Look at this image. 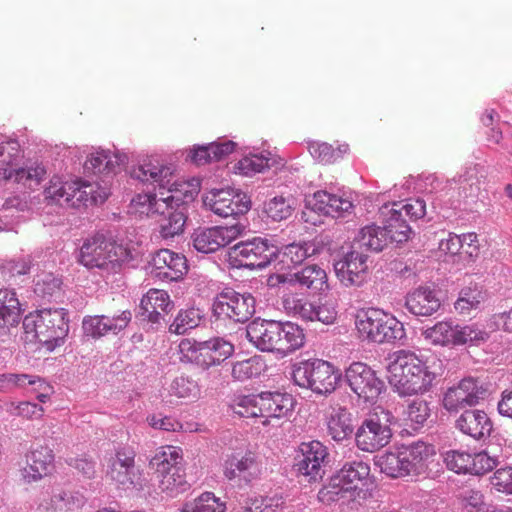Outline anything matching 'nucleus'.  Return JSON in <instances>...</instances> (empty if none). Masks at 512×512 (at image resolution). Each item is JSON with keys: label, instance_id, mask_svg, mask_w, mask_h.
Here are the masks:
<instances>
[{"label": "nucleus", "instance_id": "obj_30", "mask_svg": "<svg viewBox=\"0 0 512 512\" xmlns=\"http://www.w3.org/2000/svg\"><path fill=\"white\" fill-rule=\"evenodd\" d=\"M398 205H384L381 215L384 217V228L387 232L388 242L403 243L408 241L412 230L401 217V211L396 210Z\"/></svg>", "mask_w": 512, "mask_h": 512}, {"label": "nucleus", "instance_id": "obj_3", "mask_svg": "<svg viewBox=\"0 0 512 512\" xmlns=\"http://www.w3.org/2000/svg\"><path fill=\"white\" fill-rule=\"evenodd\" d=\"M77 259L87 269H98L106 274H115L132 259V254L131 250L122 243L97 235L84 241Z\"/></svg>", "mask_w": 512, "mask_h": 512}, {"label": "nucleus", "instance_id": "obj_5", "mask_svg": "<svg viewBox=\"0 0 512 512\" xmlns=\"http://www.w3.org/2000/svg\"><path fill=\"white\" fill-rule=\"evenodd\" d=\"M355 327L361 340L369 343H394L405 337L403 324L392 314L378 308L357 311Z\"/></svg>", "mask_w": 512, "mask_h": 512}, {"label": "nucleus", "instance_id": "obj_24", "mask_svg": "<svg viewBox=\"0 0 512 512\" xmlns=\"http://www.w3.org/2000/svg\"><path fill=\"white\" fill-rule=\"evenodd\" d=\"M456 428L476 440L490 435L492 422L486 412L479 409L465 410L456 420Z\"/></svg>", "mask_w": 512, "mask_h": 512}, {"label": "nucleus", "instance_id": "obj_52", "mask_svg": "<svg viewBox=\"0 0 512 512\" xmlns=\"http://www.w3.org/2000/svg\"><path fill=\"white\" fill-rule=\"evenodd\" d=\"M179 360L183 363L195 362L200 366L203 355V342L191 338H183L178 344Z\"/></svg>", "mask_w": 512, "mask_h": 512}, {"label": "nucleus", "instance_id": "obj_31", "mask_svg": "<svg viewBox=\"0 0 512 512\" xmlns=\"http://www.w3.org/2000/svg\"><path fill=\"white\" fill-rule=\"evenodd\" d=\"M141 308L147 313V318L152 323H158L162 313H169L174 304L169 294L160 289H150L141 299Z\"/></svg>", "mask_w": 512, "mask_h": 512}, {"label": "nucleus", "instance_id": "obj_42", "mask_svg": "<svg viewBox=\"0 0 512 512\" xmlns=\"http://www.w3.org/2000/svg\"><path fill=\"white\" fill-rule=\"evenodd\" d=\"M388 243L389 242L385 228L372 224L367 225L360 230L355 244L359 249L365 247L368 250L380 252L387 246Z\"/></svg>", "mask_w": 512, "mask_h": 512}, {"label": "nucleus", "instance_id": "obj_23", "mask_svg": "<svg viewBox=\"0 0 512 512\" xmlns=\"http://www.w3.org/2000/svg\"><path fill=\"white\" fill-rule=\"evenodd\" d=\"M26 461L27 466L22 469V477L28 483L42 479L54 468V454L48 446H39L32 450Z\"/></svg>", "mask_w": 512, "mask_h": 512}, {"label": "nucleus", "instance_id": "obj_11", "mask_svg": "<svg viewBox=\"0 0 512 512\" xmlns=\"http://www.w3.org/2000/svg\"><path fill=\"white\" fill-rule=\"evenodd\" d=\"M256 301L250 294H240L233 289H225L219 293L213 303L216 320H232L245 322L256 311Z\"/></svg>", "mask_w": 512, "mask_h": 512}, {"label": "nucleus", "instance_id": "obj_54", "mask_svg": "<svg viewBox=\"0 0 512 512\" xmlns=\"http://www.w3.org/2000/svg\"><path fill=\"white\" fill-rule=\"evenodd\" d=\"M285 166L284 159L275 150H262L258 154V174L270 172L277 174Z\"/></svg>", "mask_w": 512, "mask_h": 512}, {"label": "nucleus", "instance_id": "obj_13", "mask_svg": "<svg viewBox=\"0 0 512 512\" xmlns=\"http://www.w3.org/2000/svg\"><path fill=\"white\" fill-rule=\"evenodd\" d=\"M446 467L457 474L483 475L499 463L498 457L487 451L470 454L463 450H449L443 455Z\"/></svg>", "mask_w": 512, "mask_h": 512}, {"label": "nucleus", "instance_id": "obj_22", "mask_svg": "<svg viewBox=\"0 0 512 512\" xmlns=\"http://www.w3.org/2000/svg\"><path fill=\"white\" fill-rule=\"evenodd\" d=\"M131 318L132 315L129 310L122 311L120 314L113 316H88L83 319L82 327L86 336L100 338L110 332L117 334L125 329L130 323Z\"/></svg>", "mask_w": 512, "mask_h": 512}, {"label": "nucleus", "instance_id": "obj_59", "mask_svg": "<svg viewBox=\"0 0 512 512\" xmlns=\"http://www.w3.org/2000/svg\"><path fill=\"white\" fill-rule=\"evenodd\" d=\"M392 205H399L396 207V210L401 211L402 218L405 215L410 220H417L423 218L426 214V203L420 198L408 199L404 204L393 203Z\"/></svg>", "mask_w": 512, "mask_h": 512}, {"label": "nucleus", "instance_id": "obj_25", "mask_svg": "<svg viewBox=\"0 0 512 512\" xmlns=\"http://www.w3.org/2000/svg\"><path fill=\"white\" fill-rule=\"evenodd\" d=\"M405 306L416 316H431L439 310L441 301L434 289L419 286L408 293Z\"/></svg>", "mask_w": 512, "mask_h": 512}, {"label": "nucleus", "instance_id": "obj_2", "mask_svg": "<svg viewBox=\"0 0 512 512\" xmlns=\"http://www.w3.org/2000/svg\"><path fill=\"white\" fill-rule=\"evenodd\" d=\"M435 447L424 441L402 444L378 457L375 464L391 478L418 476L425 473L435 456Z\"/></svg>", "mask_w": 512, "mask_h": 512}, {"label": "nucleus", "instance_id": "obj_64", "mask_svg": "<svg viewBox=\"0 0 512 512\" xmlns=\"http://www.w3.org/2000/svg\"><path fill=\"white\" fill-rule=\"evenodd\" d=\"M231 408L239 417L250 418L256 416V400L253 395L238 397Z\"/></svg>", "mask_w": 512, "mask_h": 512}, {"label": "nucleus", "instance_id": "obj_41", "mask_svg": "<svg viewBox=\"0 0 512 512\" xmlns=\"http://www.w3.org/2000/svg\"><path fill=\"white\" fill-rule=\"evenodd\" d=\"M489 338L490 334L477 323L460 324L456 322V348L480 346Z\"/></svg>", "mask_w": 512, "mask_h": 512}, {"label": "nucleus", "instance_id": "obj_43", "mask_svg": "<svg viewBox=\"0 0 512 512\" xmlns=\"http://www.w3.org/2000/svg\"><path fill=\"white\" fill-rule=\"evenodd\" d=\"M485 300V294L478 287L463 288L454 303L455 311L462 316H469L473 311L480 308Z\"/></svg>", "mask_w": 512, "mask_h": 512}, {"label": "nucleus", "instance_id": "obj_12", "mask_svg": "<svg viewBox=\"0 0 512 512\" xmlns=\"http://www.w3.org/2000/svg\"><path fill=\"white\" fill-rule=\"evenodd\" d=\"M206 209L223 218L246 213L251 206L250 199L232 188L212 189L202 198Z\"/></svg>", "mask_w": 512, "mask_h": 512}, {"label": "nucleus", "instance_id": "obj_45", "mask_svg": "<svg viewBox=\"0 0 512 512\" xmlns=\"http://www.w3.org/2000/svg\"><path fill=\"white\" fill-rule=\"evenodd\" d=\"M226 504L212 492H204L185 503L181 512H225Z\"/></svg>", "mask_w": 512, "mask_h": 512}, {"label": "nucleus", "instance_id": "obj_10", "mask_svg": "<svg viewBox=\"0 0 512 512\" xmlns=\"http://www.w3.org/2000/svg\"><path fill=\"white\" fill-rule=\"evenodd\" d=\"M389 412L381 410L363 420L355 433V443L363 452L373 453L386 446L392 437L389 426Z\"/></svg>", "mask_w": 512, "mask_h": 512}, {"label": "nucleus", "instance_id": "obj_62", "mask_svg": "<svg viewBox=\"0 0 512 512\" xmlns=\"http://www.w3.org/2000/svg\"><path fill=\"white\" fill-rule=\"evenodd\" d=\"M490 482L497 492L512 494V467L497 469Z\"/></svg>", "mask_w": 512, "mask_h": 512}, {"label": "nucleus", "instance_id": "obj_1", "mask_svg": "<svg viewBox=\"0 0 512 512\" xmlns=\"http://www.w3.org/2000/svg\"><path fill=\"white\" fill-rule=\"evenodd\" d=\"M387 372L389 384L400 396L428 392L437 377L418 355L408 350H399L392 354Z\"/></svg>", "mask_w": 512, "mask_h": 512}, {"label": "nucleus", "instance_id": "obj_35", "mask_svg": "<svg viewBox=\"0 0 512 512\" xmlns=\"http://www.w3.org/2000/svg\"><path fill=\"white\" fill-rule=\"evenodd\" d=\"M290 281H296L301 286L314 292H322L329 287L326 271L317 264L305 266L294 273Z\"/></svg>", "mask_w": 512, "mask_h": 512}, {"label": "nucleus", "instance_id": "obj_50", "mask_svg": "<svg viewBox=\"0 0 512 512\" xmlns=\"http://www.w3.org/2000/svg\"><path fill=\"white\" fill-rule=\"evenodd\" d=\"M202 317L200 311L195 308L180 310L174 322L170 325L169 330L172 333L182 335L188 330L196 328Z\"/></svg>", "mask_w": 512, "mask_h": 512}, {"label": "nucleus", "instance_id": "obj_26", "mask_svg": "<svg viewBox=\"0 0 512 512\" xmlns=\"http://www.w3.org/2000/svg\"><path fill=\"white\" fill-rule=\"evenodd\" d=\"M135 453L133 450L118 449L113 457L109 459L106 475L118 485L133 483V469L135 464Z\"/></svg>", "mask_w": 512, "mask_h": 512}, {"label": "nucleus", "instance_id": "obj_37", "mask_svg": "<svg viewBox=\"0 0 512 512\" xmlns=\"http://www.w3.org/2000/svg\"><path fill=\"white\" fill-rule=\"evenodd\" d=\"M20 316L21 305L15 291L0 289V328L16 326Z\"/></svg>", "mask_w": 512, "mask_h": 512}, {"label": "nucleus", "instance_id": "obj_39", "mask_svg": "<svg viewBox=\"0 0 512 512\" xmlns=\"http://www.w3.org/2000/svg\"><path fill=\"white\" fill-rule=\"evenodd\" d=\"M313 198V208L322 214L332 217H335L336 214L341 212H347L352 208L350 201L326 191H317Z\"/></svg>", "mask_w": 512, "mask_h": 512}, {"label": "nucleus", "instance_id": "obj_20", "mask_svg": "<svg viewBox=\"0 0 512 512\" xmlns=\"http://www.w3.org/2000/svg\"><path fill=\"white\" fill-rule=\"evenodd\" d=\"M239 235L237 226H215L198 228L192 236L193 247L202 253H213L225 247Z\"/></svg>", "mask_w": 512, "mask_h": 512}, {"label": "nucleus", "instance_id": "obj_57", "mask_svg": "<svg viewBox=\"0 0 512 512\" xmlns=\"http://www.w3.org/2000/svg\"><path fill=\"white\" fill-rule=\"evenodd\" d=\"M264 211L273 220L281 221L291 215V206L284 197H274L265 204Z\"/></svg>", "mask_w": 512, "mask_h": 512}, {"label": "nucleus", "instance_id": "obj_53", "mask_svg": "<svg viewBox=\"0 0 512 512\" xmlns=\"http://www.w3.org/2000/svg\"><path fill=\"white\" fill-rule=\"evenodd\" d=\"M339 146L337 149H335L331 144H328L326 142H313L309 145V152L310 154L318 159L321 162L324 163H331L335 161L342 152H346L348 149V145Z\"/></svg>", "mask_w": 512, "mask_h": 512}, {"label": "nucleus", "instance_id": "obj_48", "mask_svg": "<svg viewBox=\"0 0 512 512\" xmlns=\"http://www.w3.org/2000/svg\"><path fill=\"white\" fill-rule=\"evenodd\" d=\"M73 189H77V182H62L60 178L53 177L45 189V195L60 205H69Z\"/></svg>", "mask_w": 512, "mask_h": 512}, {"label": "nucleus", "instance_id": "obj_9", "mask_svg": "<svg viewBox=\"0 0 512 512\" xmlns=\"http://www.w3.org/2000/svg\"><path fill=\"white\" fill-rule=\"evenodd\" d=\"M132 177L144 183L156 185L167 190L168 195L182 194L184 198H193L198 192V184L175 180L174 168L157 160H149L132 171Z\"/></svg>", "mask_w": 512, "mask_h": 512}, {"label": "nucleus", "instance_id": "obj_28", "mask_svg": "<svg viewBox=\"0 0 512 512\" xmlns=\"http://www.w3.org/2000/svg\"><path fill=\"white\" fill-rule=\"evenodd\" d=\"M336 474L351 491V499H355L363 492L360 486L370 481V465L363 460L348 461Z\"/></svg>", "mask_w": 512, "mask_h": 512}, {"label": "nucleus", "instance_id": "obj_6", "mask_svg": "<svg viewBox=\"0 0 512 512\" xmlns=\"http://www.w3.org/2000/svg\"><path fill=\"white\" fill-rule=\"evenodd\" d=\"M182 450L176 446H162L149 461L161 493L175 496L187 490Z\"/></svg>", "mask_w": 512, "mask_h": 512}, {"label": "nucleus", "instance_id": "obj_60", "mask_svg": "<svg viewBox=\"0 0 512 512\" xmlns=\"http://www.w3.org/2000/svg\"><path fill=\"white\" fill-rule=\"evenodd\" d=\"M280 257V252L276 245L269 243L267 239H258V268H264L271 264H275Z\"/></svg>", "mask_w": 512, "mask_h": 512}, {"label": "nucleus", "instance_id": "obj_51", "mask_svg": "<svg viewBox=\"0 0 512 512\" xmlns=\"http://www.w3.org/2000/svg\"><path fill=\"white\" fill-rule=\"evenodd\" d=\"M45 175V168L41 165H36L28 168H15L12 179L16 183H21L24 186L33 189L40 184Z\"/></svg>", "mask_w": 512, "mask_h": 512}, {"label": "nucleus", "instance_id": "obj_32", "mask_svg": "<svg viewBox=\"0 0 512 512\" xmlns=\"http://www.w3.org/2000/svg\"><path fill=\"white\" fill-rule=\"evenodd\" d=\"M422 336L429 344L449 349L456 348V321L445 319L422 331Z\"/></svg>", "mask_w": 512, "mask_h": 512}, {"label": "nucleus", "instance_id": "obj_17", "mask_svg": "<svg viewBox=\"0 0 512 512\" xmlns=\"http://www.w3.org/2000/svg\"><path fill=\"white\" fill-rule=\"evenodd\" d=\"M294 397L281 391H262L258 394V418L263 419L261 424L267 426L271 421L278 423L280 418L293 411Z\"/></svg>", "mask_w": 512, "mask_h": 512}, {"label": "nucleus", "instance_id": "obj_63", "mask_svg": "<svg viewBox=\"0 0 512 512\" xmlns=\"http://www.w3.org/2000/svg\"><path fill=\"white\" fill-rule=\"evenodd\" d=\"M487 325L492 331L500 330L512 334V308L492 314Z\"/></svg>", "mask_w": 512, "mask_h": 512}, {"label": "nucleus", "instance_id": "obj_7", "mask_svg": "<svg viewBox=\"0 0 512 512\" xmlns=\"http://www.w3.org/2000/svg\"><path fill=\"white\" fill-rule=\"evenodd\" d=\"M258 350L284 357L305 343L304 330L292 322L262 320L258 323Z\"/></svg>", "mask_w": 512, "mask_h": 512}, {"label": "nucleus", "instance_id": "obj_55", "mask_svg": "<svg viewBox=\"0 0 512 512\" xmlns=\"http://www.w3.org/2000/svg\"><path fill=\"white\" fill-rule=\"evenodd\" d=\"M170 393L178 398H196L199 394V387L194 380L179 376L171 383Z\"/></svg>", "mask_w": 512, "mask_h": 512}, {"label": "nucleus", "instance_id": "obj_38", "mask_svg": "<svg viewBox=\"0 0 512 512\" xmlns=\"http://www.w3.org/2000/svg\"><path fill=\"white\" fill-rule=\"evenodd\" d=\"M160 194L161 196L157 198L156 194L151 192L140 193L131 200V207L136 213L152 216L157 214L161 208L167 207V200H177L173 194L167 196H164L163 192Z\"/></svg>", "mask_w": 512, "mask_h": 512}, {"label": "nucleus", "instance_id": "obj_29", "mask_svg": "<svg viewBox=\"0 0 512 512\" xmlns=\"http://www.w3.org/2000/svg\"><path fill=\"white\" fill-rule=\"evenodd\" d=\"M127 162L126 154L100 150L89 155L85 162V169L95 174H116L122 170Z\"/></svg>", "mask_w": 512, "mask_h": 512}, {"label": "nucleus", "instance_id": "obj_4", "mask_svg": "<svg viewBox=\"0 0 512 512\" xmlns=\"http://www.w3.org/2000/svg\"><path fill=\"white\" fill-rule=\"evenodd\" d=\"M23 329L27 342H39L53 351L64 343L69 325L63 309H43L26 315Z\"/></svg>", "mask_w": 512, "mask_h": 512}, {"label": "nucleus", "instance_id": "obj_14", "mask_svg": "<svg viewBox=\"0 0 512 512\" xmlns=\"http://www.w3.org/2000/svg\"><path fill=\"white\" fill-rule=\"evenodd\" d=\"M345 379L350 389L366 402L375 401L384 387L376 372L363 362H353L345 371Z\"/></svg>", "mask_w": 512, "mask_h": 512}, {"label": "nucleus", "instance_id": "obj_18", "mask_svg": "<svg viewBox=\"0 0 512 512\" xmlns=\"http://www.w3.org/2000/svg\"><path fill=\"white\" fill-rule=\"evenodd\" d=\"M176 201L167 200V207L158 211L160 218L158 219L159 235L161 238L168 240L181 235L187 221L186 207L184 202L192 198H184L182 194H173Z\"/></svg>", "mask_w": 512, "mask_h": 512}, {"label": "nucleus", "instance_id": "obj_56", "mask_svg": "<svg viewBox=\"0 0 512 512\" xmlns=\"http://www.w3.org/2000/svg\"><path fill=\"white\" fill-rule=\"evenodd\" d=\"M60 280L51 273H42L37 276L34 284V292L39 297L45 298L54 295L60 289Z\"/></svg>", "mask_w": 512, "mask_h": 512}, {"label": "nucleus", "instance_id": "obj_21", "mask_svg": "<svg viewBox=\"0 0 512 512\" xmlns=\"http://www.w3.org/2000/svg\"><path fill=\"white\" fill-rule=\"evenodd\" d=\"M152 273L162 280L177 281L188 271L187 260L183 254L169 249H160L152 258Z\"/></svg>", "mask_w": 512, "mask_h": 512}, {"label": "nucleus", "instance_id": "obj_33", "mask_svg": "<svg viewBox=\"0 0 512 512\" xmlns=\"http://www.w3.org/2000/svg\"><path fill=\"white\" fill-rule=\"evenodd\" d=\"M234 352V346L223 338L215 337L203 342V355L200 359V366L210 368L219 365Z\"/></svg>", "mask_w": 512, "mask_h": 512}, {"label": "nucleus", "instance_id": "obj_36", "mask_svg": "<svg viewBox=\"0 0 512 512\" xmlns=\"http://www.w3.org/2000/svg\"><path fill=\"white\" fill-rule=\"evenodd\" d=\"M314 254L313 245L309 242L291 243L283 248L280 252L281 259L275 263V268L279 271L291 269L309 256Z\"/></svg>", "mask_w": 512, "mask_h": 512}, {"label": "nucleus", "instance_id": "obj_40", "mask_svg": "<svg viewBox=\"0 0 512 512\" xmlns=\"http://www.w3.org/2000/svg\"><path fill=\"white\" fill-rule=\"evenodd\" d=\"M228 261L233 268L254 269L256 263V243L254 241L237 243L229 249Z\"/></svg>", "mask_w": 512, "mask_h": 512}, {"label": "nucleus", "instance_id": "obj_34", "mask_svg": "<svg viewBox=\"0 0 512 512\" xmlns=\"http://www.w3.org/2000/svg\"><path fill=\"white\" fill-rule=\"evenodd\" d=\"M22 156L18 140L6 138L0 141V179L12 180L13 171Z\"/></svg>", "mask_w": 512, "mask_h": 512}, {"label": "nucleus", "instance_id": "obj_8", "mask_svg": "<svg viewBox=\"0 0 512 512\" xmlns=\"http://www.w3.org/2000/svg\"><path fill=\"white\" fill-rule=\"evenodd\" d=\"M291 376L297 386L310 389L317 394L333 392L340 379V374L334 366L320 359L294 364Z\"/></svg>", "mask_w": 512, "mask_h": 512}, {"label": "nucleus", "instance_id": "obj_15", "mask_svg": "<svg viewBox=\"0 0 512 512\" xmlns=\"http://www.w3.org/2000/svg\"><path fill=\"white\" fill-rule=\"evenodd\" d=\"M488 389L477 378H463L457 385L447 389L443 396V407L449 412H456L466 406L477 405L487 397Z\"/></svg>", "mask_w": 512, "mask_h": 512}, {"label": "nucleus", "instance_id": "obj_19", "mask_svg": "<svg viewBox=\"0 0 512 512\" xmlns=\"http://www.w3.org/2000/svg\"><path fill=\"white\" fill-rule=\"evenodd\" d=\"M301 458L294 465L298 475L307 482H315L322 478L324 470L322 464L328 456L327 448L319 441L302 443Z\"/></svg>", "mask_w": 512, "mask_h": 512}, {"label": "nucleus", "instance_id": "obj_27", "mask_svg": "<svg viewBox=\"0 0 512 512\" xmlns=\"http://www.w3.org/2000/svg\"><path fill=\"white\" fill-rule=\"evenodd\" d=\"M326 428L328 435L336 442L349 439L354 431L351 412L339 404L331 406L326 415Z\"/></svg>", "mask_w": 512, "mask_h": 512}, {"label": "nucleus", "instance_id": "obj_46", "mask_svg": "<svg viewBox=\"0 0 512 512\" xmlns=\"http://www.w3.org/2000/svg\"><path fill=\"white\" fill-rule=\"evenodd\" d=\"M318 499L324 504H331L344 498H351V491L337 474H334L329 482L318 492Z\"/></svg>", "mask_w": 512, "mask_h": 512}, {"label": "nucleus", "instance_id": "obj_49", "mask_svg": "<svg viewBox=\"0 0 512 512\" xmlns=\"http://www.w3.org/2000/svg\"><path fill=\"white\" fill-rule=\"evenodd\" d=\"M77 182V189H73L71 191V202H69L68 206L71 207H79L81 205L87 206L89 204H97L98 196L95 194L94 186L90 183H85L81 181ZM100 201L103 202L107 198V194L104 193L103 196L99 195Z\"/></svg>", "mask_w": 512, "mask_h": 512}, {"label": "nucleus", "instance_id": "obj_61", "mask_svg": "<svg viewBox=\"0 0 512 512\" xmlns=\"http://www.w3.org/2000/svg\"><path fill=\"white\" fill-rule=\"evenodd\" d=\"M80 500L67 492H59L51 497V509L56 512H69L80 507Z\"/></svg>", "mask_w": 512, "mask_h": 512}, {"label": "nucleus", "instance_id": "obj_16", "mask_svg": "<svg viewBox=\"0 0 512 512\" xmlns=\"http://www.w3.org/2000/svg\"><path fill=\"white\" fill-rule=\"evenodd\" d=\"M367 261L368 255L360 251L356 246H353L342 259L335 263L336 277L345 287L362 286L367 281L369 275Z\"/></svg>", "mask_w": 512, "mask_h": 512}, {"label": "nucleus", "instance_id": "obj_58", "mask_svg": "<svg viewBox=\"0 0 512 512\" xmlns=\"http://www.w3.org/2000/svg\"><path fill=\"white\" fill-rule=\"evenodd\" d=\"M34 381L32 375L28 374L0 373V392H10Z\"/></svg>", "mask_w": 512, "mask_h": 512}, {"label": "nucleus", "instance_id": "obj_44", "mask_svg": "<svg viewBox=\"0 0 512 512\" xmlns=\"http://www.w3.org/2000/svg\"><path fill=\"white\" fill-rule=\"evenodd\" d=\"M285 311L305 321L312 320L314 305L301 293H288L283 297Z\"/></svg>", "mask_w": 512, "mask_h": 512}, {"label": "nucleus", "instance_id": "obj_47", "mask_svg": "<svg viewBox=\"0 0 512 512\" xmlns=\"http://www.w3.org/2000/svg\"><path fill=\"white\" fill-rule=\"evenodd\" d=\"M406 425L414 430L421 428L430 416V408L424 400H413L404 412Z\"/></svg>", "mask_w": 512, "mask_h": 512}]
</instances>
